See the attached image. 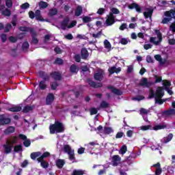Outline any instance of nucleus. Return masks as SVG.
I'll list each match as a JSON object with an SVG mask.
<instances>
[{
	"instance_id": "e433bc0d",
	"label": "nucleus",
	"mask_w": 175,
	"mask_h": 175,
	"mask_svg": "<svg viewBox=\"0 0 175 175\" xmlns=\"http://www.w3.org/2000/svg\"><path fill=\"white\" fill-rule=\"evenodd\" d=\"M70 73H76L79 72V68H77V66L76 64H72L70 67Z\"/></svg>"
},
{
	"instance_id": "7c9ffc66",
	"label": "nucleus",
	"mask_w": 175,
	"mask_h": 175,
	"mask_svg": "<svg viewBox=\"0 0 175 175\" xmlns=\"http://www.w3.org/2000/svg\"><path fill=\"white\" fill-rule=\"evenodd\" d=\"M40 155H42V152H33L31 153L30 158L33 161H36V158H38V157H40Z\"/></svg>"
},
{
	"instance_id": "0e129e2a",
	"label": "nucleus",
	"mask_w": 175,
	"mask_h": 175,
	"mask_svg": "<svg viewBox=\"0 0 175 175\" xmlns=\"http://www.w3.org/2000/svg\"><path fill=\"white\" fill-rule=\"evenodd\" d=\"M8 40L12 43H16V42H17V38H16L14 36H10Z\"/></svg>"
},
{
	"instance_id": "4c0bfd02",
	"label": "nucleus",
	"mask_w": 175,
	"mask_h": 175,
	"mask_svg": "<svg viewBox=\"0 0 175 175\" xmlns=\"http://www.w3.org/2000/svg\"><path fill=\"white\" fill-rule=\"evenodd\" d=\"M104 133L105 135H110V133H113L114 131H113V129L111 127L105 126L104 127Z\"/></svg>"
},
{
	"instance_id": "69168bd1",
	"label": "nucleus",
	"mask_w": 175,
	"mask_h": 175,
	"mask_svg": "<svg viewBox=\"0 0 175 175\" xmlns=\"http://www.w3.org/2000/svg\"><path fill=\"white\" fill-rule=\"evenodd\" d=\"M148 129H151V125L142 126V131H148Z\"/></svg>"
},
{
	"instance_id": "b1692460",
	"label": "nucleus",
	"mask_w": 175,
	"mask_h": 175,
	"mask_svg": "<svg viewBox=\"0 0 175 175\" xmlns=\"http://www.w3.org/2000/svg\"><path fill=\"white\" fill-rule=\"evenodd\" d=\"M175 109H170L168 110H165L162 112V116H174Z\"/></svg>"
},
{
	"instance_id": "13d9d810",
	"label": "nucleus",
	"mask_w": 175,
	"mask_h": 175,
	"mask_svg": "<svg viewBox=\"0 0 175 175\" xmlns=\"http://www.w3.org/2000/svg\"><path fill=\"white\" fill-rule=\"evenodd\" d=\"M10 28H12V24L8 23L7 25L4 27V32L8 33L9 31H10Z\"/></svg>"
},
{
	"instance_id": "3c124183",
	"label": "nucleus",
	"mask_w": 175,
	"mask_h": 175,
	"mask_svg": "<svg viewBox=\"0 0 175 175\" xmlns=\"http://www.w3.org/2000/svg\"><path fill=\"white\" fill-rule=\"evenodd\" d=\"M104 45L105 49H111V44H110V42H109V40H105L104 41Z\"/></svg>"
},
{
	"instance_id": "9d476101",
	"label": "nucleus",
	"mask_w": 175,
	"mask_h": 175,
	"mask_svg": "<svg viewBox=\"0 0 175 175\" xmlns=\"http://www.w3.org/2000/svg\"><path fill=\"white\" fill-rule=\"evenodd\" d=\"M107 90H111V92L112 94H114L115 95H118V96H121L122 95V91H121L120 89H117L116 88H114V86L112 85H108L107 87Z\"/></svg>"
},
{
	"instance_id": "f03ea898",
	"label": "nucleus",
	"mask_w": 175,
	"mask_h": 175,
	"mask_svg": "<svg viewBox=\"0 0 175 175\" xmlns=\"http://www.w3.org/2000/svg\"><path fill=\"white\" fill-rule=\"evenodd\" d=\"M165 95V92H163V88L159 86L156 90V98L155 103H158V105H163L165 102H166V99L163 100V96Z\"/></svg>"
},
{
	"instance_id": "37998d69",
	"label": "nucleus",
	"mask_w": 175,
	"mask_h": 175,
	"mask_svg": "<svg viewBox=\"0 0 175 175\" xmlns=\"http://www.w3.org/2000/svg\"><path fill=\"white\" fill-rule=\"evenodd\" d=\"M20 151H23V146L21 144L16 145L14 147V152H20Z\"/></svg>"
},
{
	"instance_id": "412c9836",
	"label": "nucleus",
	"mask_w": 175,
	"mask_h": 175,
	"mask_svg": "<svg viewBox=\"0 0 175 175\" xmlns=\"http://www.w3.org/2000/svg\"><path fill=\"white\" fill-rule=\"evenodd\" d=\"M16 132V127L13 126H10L7 129H5L3 131L4 135H10L12 133H14Z\"/></svg>"
},
{
	"instance_id": "4d7b16f0",
	"label": "nucleus",
	"mask_w": 175,
	"mask_h": 175,
	"mask_svg": "<svg viewBox=\"0 0 175 175\" xmlns=\"http://www.w3.org/2000/svg\"><path fill=\"white\" fill-rule=\"evenodd\" d=\"M106 12V10L105 8H99L97 11V14H99V16H102L105 14V12Z\"/></svg>"
},
{
	"instance_id": "864d4df0",
	"label": "nucleus",
	"mask_w": 175,
	"mask_h": 175,
	"mask_svg": "<svg viewBox=\"0 0 175 175\" xmlns=\"http://www.w3.org/2000/svg\"><path fill=\"white\" fill-rule=\"evenodd\" d=\"M126 151H128V148L126 147V146H122V148H120V154H122V155H124V154H125Z\"/></svg>"
},
{
	"instance_id": "ddd939ff",
	"label": "nucleus",
	"mask_w": 175,
	"mask_h": 175,
	"mask_svg": "<svg viewBox=\"0 0 175 175\" xmlns=\"http://www.w3.org/2000/svg\"><path fill=\"white\" fill-rule=\"evenodd\" d=\"M55 97L53 93H49L46 97V105H50L54 102Z\"/></svg>"
},
{
	"instance_id": "c756f323",
	"label": "nucleus",
	"mask_w": 175,
	"mask_h": 175,
	"mask_svg": "<svg viewBox=\"0 0 175 175\" xmlns=\"http://www.w3.org/2000/svg\"><path fill=\"white\" fill-rule=\"evenodd\" d=\"M94 78L97 81H102L103 80V74L102 72H96L94 75Z\"/></svg>"
},
{
	"instance_id": "cd10ccee",
	"label": "nucleus",
	"mask_w": 175,
	"mask_h": 175,
	"mask_svg": "<svg viewBox=\"0 0 175 175\" xmlns=\"http://www.w3.org/2000/svg\"><path fill=\"white\" fill-rule=\"evenodd\" d=\"M82 14H83V7H81V5H78L75 10V15L77 17H79L81 16Z\"/></svg>"
},
{
	"instance_id": "aec40b11",
	"label": "nucleus",
	"mask_w": 175,
	"mask_h": 175,
	"mask_svg": "<svg viewBox=\"0 0 175 175\" xmlns=\"http://www.w3.org/2000/svg\"><path fill=\"white\" fill-rule=\"evenodd\" d=\"M35 109V105H26L23 107L22 111L24 113V114H27V113H29L31 111H33Z\"/></svg>"
},
{
	"instance_id": "6ab92c4d",
	"label": "nucleus",
	"mask_w": 175,
	"mask_h": 175,
	"mask_svg": "<svg viewBox=\"0 0 175 175\" xmlns=\"http://www.w3.org/2000/svg\"><path fill=\"white\" fill-rule=\"evenodd\" d=\"M31 43L33 44H38V43H39V40L38 39V38H36L37 34H36V31H35V30H31Z\"/></svg>"
},
{
	"instance_id": "2eb2a0df",
	"label": "nucleus",
	"mask_w": 175,
	"mask_h": 175,
	"mask_svg": "<svg viewBox=\"0 0 175 175\" xmlns=\"http://www.w3.org/2000/svg\"><path fill=\"white\" fill-rule=\"evenodd\" d=\"M18 137L14 135L11 137L6 142L9 143L11 146H14V144H17L18 143Z\"/></svg>"
},
{
	"instance_id": "e2e57ef3",
	"label": "nucleus",
	"mask_w": 175,
	"mask_h": 175,
	"mask_svg": "<svg viewBox=\"0 0 175 175\" xmlns=\"http://www.w3.org/2000/svg\"><path fill=\"white\" fill-rule=\"evenodd\" d=\"M29 8V3H25L21 5V9L27 10Z\"/></svg>"
},
{
	"instance_id": "a878e982",
	"label": "nucleus",
	"mask_w": 175,
	"mask_h": 175,
	"mask_svg": "<svg viewBox=\"0 0 175 175\" xmlns=\"http://www.w3.org/2000/svg\"><path fill=\"white\" fill-rule=\"evenodd\" d=\"M65 165V161L64 159H58L56 161V166L58 169H62Z\"/></svg>"
},
{
	"instance_id": "f8f14e48",
	"label": "nucleus",
	"mask_w": 175,
	"mask_h": 175,
	"mask_svg": "<svg viewBox=\"0 0 175 175\" xmlns=\"http://www.w3.org/2000/svg\"><path fill=\"white\" fill-rule=\"evenodd\" d=\"M88 83L89 85L93 88H102V87H103V84H102V83H96L90 79H88Z\"/></svg>"
},
{
	"instance_id": "1a4fd4ad",
	"label": "nucleus",
	"mask_w": 175,
	"mask_h": 175,
	"mask_svg": "<svg viewBox=\"0 0 175 175\" xmlns=\"http://www.w3.org/2000/svg\"><path fill=\"white\" fill-rule=\"evenodd\" d=\"M18 137L19 139H21V140H24L23 146H25V147H29V146H31V140L29 139H27V136L25 135L19 134Z\"/></svg>"
},
{
	"instance_id": "393cba45",
	"label": "nucleus",
	"mask_w": 175,
	"mask_h": 175,
	"mask_svg": "<svg viewBox=\"0 0 175 175\" xmlns=\"http://www.w3.org/2000/svg\"><path fill=\"white\" fill-rule=\"evenodd\" d=\"M147 10V12H144V16L145 18L152 17V13H154V10L148 8Z\"/></svg>"
},
{
	"instance_id": "c03bdc74",
	"label": "nucleus",
	"mask_w": 175,
	"mask_h": 175,
	"mask_svg": "<svg viewBox=\"0 0 175 175\" xmlns=\"http://www.w3.org/2000/svg\"><path fill=\"white\" fill-rule=\"evenodd\" d=\"M173 139V133H170L166 137H164V143H169Z\"/></svg>"
},
{
	"instance_id": "dca6fc26",
	"label": "nucleus",
	"mask_w": 175,
	"mask_h": 175,
	"mask_svg": "<svg viewBox=\"0 0 175 175\" xmlns=\"http://www.w3.org/2000/svg\"><path fill=\"white\" fill-rule=\"evenodd\" d=\"M121 162V157L118 154L113 155L112 157L113 166H118V163Z\"/></svg>"
},
{
	"instance_id": "c85d7f7f",
	"label": "nucleus",
	"mask_w": 175,
	"mask_h": 175,
	"mask_svg": "<svg viewBox=\"0 0 175 175\" xmlns=\"http://www.w3.org/2000/svg\"><path fill=\"white\" fill-rule=\"evenodd\" d=\"M35 18L38 21H44V18H42V15L40 14V10H37L35 12Z\"/></svg>"
},
{
	"instance_id": "6e6552de",
	"label": "nucleus",
	"mask_w": 175,
	"mask_h": 175,
	"mask_svg": "<svg viewBox=\"0 0 175 175\" xmlns=\"http://www.w3.org/2000/svg\"><path fill=\"white\" fill-rule=\"evenodd\" d=\"M116 23V16L114 15H107V19L105 21V24L107 27H111Z\"/></svg>"
},
{
	"instance_id": "9b49d317",
	"label": "nucleus",
	"mask_w": 175,
	"mask_h": 175,
	"mask_svg": "<svg viewBox=\"0 0 175 175\" xmlns=\"http://www.w3.org/2000/svg\"><path fill=\"white\" fill-rule=\"evenodd\" d=\"M50 76L52 79H54L55 81H61L62 80V75L57 71L51 72Z\"/></svg>"
},
{
	"instance_id": "58836bf2",
	"label": "nucleus",
	"mask_w": 175,
	"mask_h": 175,
	"mask_svg": "<svg viewBox=\"0 0 175 175\" xmlns=\"http://www.w3.org/2000/svg\"><path fill=\"white\" fill-rule=\"evenodd\" d=\"M38 6L40 7V9H46V8L49 7V3H47V2L41 1L38 3Z\"/></svg>"
},
{
	"instance_id": "0eeeda50",
	"label": "nucleus",
	"mask_w": 175,
	"mask_h": 175,
	"mask_svg": "<svg viewBox=\"0 0 175 175\" xmlns=\"http://www.w3.org/2000/svg\"><path fill=\"white\" fill-rule=\"evenodd\" d=\"M12 122V119L8 116H6L5 114H1L0 116V125H9Z\"/></svg>"
},
{
	"instance_id": "4468645a",
	"label": "nucleus",
	"mask_w": 175,
	"mask_h": 175,
	"mask_svg": "<svg viewBox=\"0 0 175 175\" xmlns=\"http://www.w3.org/2000/svg\"><path fill=\"white\" fill-rule=\"evenodd\" d=\"M3 148H4L5 154H10L12 150H13V146L10 144L9 142H6L5 144H3Z\"/></svg>"
},
{
	"instance_id": "774afa93",
	"label": "nucleus",
	"mask_w": 175,
	"mask_h": 175,
	"mask_svg": "<svg viewBox=\"0 0 175 175\" xmlns=\"http://www.w3.org/2000/svg\"><path fill=\"white\" fill-rule=\"evenodd\" d=\"M170 29L172 32H175V22L172 23L170 25Z\"/></svg>"
},
{
	"instance_id": "c9c22d12",
	"label": "nucleus",
	"mask_w": 175,
	"mask_h": 175,
	"mask_svg": "<svg viewBox=\"0 0 175 175\" xmlns=\"http://www.w3.org/2000/svg\"><path fill=\"white\" fill-rule=\"evenodd\" d=\"M167 128L166 124H157L153 127L154 131H159L161 129H165Z\"/></svg>"
},
{
	"instance_id": "09e8293b",
	"label": "nucleus",
	"mask_w": 175,
	"mask_h": 175,
	"mask_svg": "<svg viewBox=\"0 0 175 175\" xmlns=\"http://www.w3.org/2000/svg\"><path fill=\"white\" fill-rule=\"evenodd\" d=\"M82 21L83 23H84V24H87L88 23H91V21H92V19L90 16H83L82 18Z\"/></svg>"
},
{
	"instance_id": "39448f33",
	"label": "nucleus",
	"mask_w": 175,
	"mask_h": 175,
	"mask_svg": "<svg viewBox=\"0 0 175 175\" xmlns=\"http://www.w3.org/2000/svg\"><path fill=\"white\" fill-rule=\"evenodd\" d=\"M155 33H156V35H157L159 40L156 41L155 40L156 38L150 37V42L153 43V44H155V46H159V43H161V42H162V39H163L162 33H161V31H159V30H155Z\"/></svg>"
},
{
	"instance_id": "a19ab883",
	"label": "nucleus",
	"mask_w": 175,
	"mask_h": 175,
	"mask_svg": "<svg viewBox=\"0 0 175 175\" xmlns=\"http://www.w3.org/2000/svg\"><path fill=\"white\" fill-rule=\"evenodd\" d=\"M71 175H84V170H74Z\"/></svg>"
},
{
	"instance_id": "473e14b6",
	"label": "nucleus",
	"mask_w": 175,
	"mask_h": 175,
	"mask_svg": "<svg viewBox=\"0 0 175 175\" xmlns=\"http://www.w3.org/2000/svg\"><path fill=\"white\" fill-rule=\"evenodd\" d=\"M48 14L50 17L56 16V14H58V10H57V8H51L49 10Z\"/></svg>"
},
{
	"instance_id": "2f4dec72",
	"label": "nucleus",
	"mask_w": 175,
	"mask_h": 175,
	"mask_svg": "<svg viewBox=\"0 0 175 175\" xmlns=\"http://www.w3.org/2000/svg\"><path fill=\"white\" fill-rule=\"evenodd\" d=\"M156 99L157 98V92L152 89H150L149 90V96H148V99Z\"/></svg>"
},
{
	"instance_id": "ea45409f",
	"label": "nucleus",
	"mask_w": 175,
	"mask_h": 175,
	"mask_svg": "<svg viewBox=\"0 0 175 175\" xmlns=\"http://www.w3.org/2000/svg\"><path fill=\"white\" fill-rule=\"evenodd\" d=\"M110 16H114V14H120V10L116 8H112L111 12L109 14Z\"/></svg>"
},
{
	"instance_id": "5701e85b",
	"label": "nucleus",
	"mask_w": 175,
	"mask_h": 175,
	"mask_svg": "<svg viewBox=\"0 0 175 175\" xmlns=\"http://www.w3.org/2000/svg\"><path fill=\"white\" fill-rule=\"evenodd\" d=\"M153 167H157L156 171H155V174L156 175H161L162 173V168H161V163H157L156 164H154L152 165Z\"/></svg>"
},
{
	"instance_id": "79ce46f5",
	"label": "nucleus",
	"mask_w": 175,
	"mask_h": 175,
	"mask_svg": "<svg viewBox=\"0 0 175 175\" xmlns=\"http://www.w3.org/2000/svg\"><path fill=\"white\" fill-rule=\"evenodd\" d=\"M3 16H6L7 17H10L12 15V12L10 10L5 8L4 10L2 11Z\"/></svg>"
},
{
	"instance_id": "f704fd0d",
	"label": "nucleus",
	"mask_w": 175,
	"mask_h": 175,
	"mask_svg": "<svg viewBox=\"0 0 175 175\" xmlns=\"http://www.w3.org/2000/svg\"><path fill=\"white\" fill-rule=\"evenodd\" d=\"M19 31L22 32H29L31 33V31H34L33 28L27 27H19Z\"/></svg>"
},
{
	"instance_id": "680f3d73",
	"label": "nucleus",
	"mask_w": 175,
	"mask_h": 175,
	"mask_svg": "<svg viewBox=\"0 0 175 175\" xmlns=\"http://www.w3.org/2000/svg\"><path fill=\"white\" fill-rule=\"evenodd\" d=\"M146 62H148V64H154V59H152V57H151L150 55H148L146 57Z\"/></svg>"
},
{
	"instance_id": "bb28decb",
	"label": "nucleus",
	"mask_w": 175,
	"mask_h": 175,
	"mask_svg": "<svg viewBox=\"0 0 175 175\" xmlns=\"http://www.w3.org/2000/svg\"><path fill=\"white\" fill-rule=\"evenodd\" d=\"M23 108L21 106H14L8 109V111H12V113H17L21 111Z\"/></svg>"
},
{
	"instance_id": "5fc2aeb1",
	"label": "nucleus",
	"mask_w": 175,
	"mask_h": 175,
	"mask_svg": "<svg viewBox=\"0 0 175 175\" xmlns=\"http://www.w3.org/2000/svg\"><path fill=\"white\" fill-rule=\"evenodd\" d=\"M40 165H41V167H43V169H47V167H49V162H47L46 161H42L40 163Z\"/></svg>"
},
{
	"instance_id": "338daca9",
	"label": "nucleus",
	"mask_w": 175,
	"mask_h": 175,
	"mask_svg": "<svg viewBox=\"0 0 175 175\" xmlns=\"http://www.w3.org/2000/svg\"><path fill=\"white\" fill-rule=\"evenodd\" d=\"M65 39H67V40H73V35L72 33H68L66 36H64Z\"/></svg>"
},
{
	"instance_id": "7ed1b4c3",
	"label": "nucleus",
	"mask_w": 175,
	"mask_h": 175,
	"mask_svg": "<svg viewBox=\"0 0 175 175\" xmlns=\"http://www.w3.org/2000/svg\"><path fill=\"white\" fill-rule=\"evenodd\" d=\"M63 151L66 154H68L70 161H73L76 159V157H75V150H72V147H70V145H68V144L64 145Z\"/></svg>"
},
{
	"instance_id": "052dcab7",
	"label": "nucleus",
	"mask_w": 175,
	"mask_h": 175,
	"mask_svg": "<svg viewBox=\"0 0 175 175\" xmlns=\"http://www.w3.org/2000/svg\"><path fill=\"white\" fill-rule=\"evenodd\" d=\"M170 21H172V18H164L161 21V24H167Z\"/></svg>"
},
{
	"instance_id": "49530a36",
	"label": "nucleus",
	"mask_w": 175,
	"mask_h": 175,
	"mask_svg": "<svg viewBox=\"0 0 175 175\" xmlns=\"http://www.w3.org/2000/svg\"><path fill=\"white\" fill-rule=\"evenodd\" d=\"M101 109H107L109 107V103L105 100H103L100 104Z\"/></svg>"
},
{
	"instance_id": "a211bd4d",
	"label": "nucleus",
	"mask_w": 175,
	"mask_h": 175,
	"mask_svg": "<svg viewBox=\"0 0 175 175\" xmlns=\"http://www.w3.org/2000/svg\"><path fill=\"white\" fill-rule=\"evenodd\" d=\"M40 77H42L43 79V81H49L50 80V75L47 73H46L44 71H39L38 72Z\"/></svg>"
},
{
	"instance_id": "20e7f679",
	"label": "nucleus",
	"mask_w": 175,
	"mask_h": 175,
	"mask_svg": "<svg viewBox=\"0 0 175 175\" xmlns=\"http://www.w3.org/2000/svg\"><path fill=\"white\" fill-rule=\"evenodd\" d=\"M70 19L69 18H66L61 23L62 29L63 31H65L66 29V27L70 29V28H73V27H76V24H77V22L76 21H72L70 25L68 26V24H69Z\"/></svg>"
},
{
	"instance_id": "f3484780",
	"label": "nucleus",
	"mask_w": 175,
	"mask_h": 175,
	"mask_svg": "<svg viewBox=\"0 0 175 175\" xmlns=\"http://www.w3.org/2000/svg\"><path fill=\"white\" fill-rule=\"evenodd\" d=\"M129 9H135L137 13H142V7H140V5L136 3H132L131 5H129Z\"/></svg>"
},
{
	"instance_id": "4be33fe9",
	"label": "nucleus",
	"mask_w": 175,
	"mask_h": 175,
	"mask_svg": "<svg viewBox=\"0 0 175 175\" xmlns=\"http://www.w3.org/2000/svg\"><path fill=\"white\" fill-rule=\"evenodd\" d=\"M81 55L82 59H87L88 58L90 53H88V51L85 48H82L81 51Z\"/></svg>"
},
{
	"instance_id": "f257e3e1",
	"label": "nucleus",
	"mask_w": 175,
	"mask_h": 175,
	"mask_svg": "<svg viewBox=\"0 0 175 175\" xmlns=\"http://www.w3.org/2000/svg\"><path fill=\"white\" fill-rule=\"evenodd\" d=\"M49 132L51 135L64 133L65 132V126L63 122L55 121L54 124L49 126Z\"/></svg>"
},
{
	"instance_id": "423d86ee",
	"label": "nucleus",
	"mask_w": 175,
	"mask_h": 175,
	"mask_svg": "<svg viewBox=\"0 0 175 175\" xmlns=\"http://www.w3.org/2000/svg\"><path fill=\"white\" fill-rule=\"evenodd\" d=\"M138 85H139V87H146V88H150V87L154 85V82L148 81L147 78H142L140 80Z\"/></svg>"
},
{
	"instance_id": "de8ad7c7",
	"label": "nucleus",
	"mask_w": 175,
	"mask_h": 175,
	"mask_svg": "<svg viewBox=\"0 0 175 175\" xmlns=\"http://www.w3.org/2000/svg\"><path fill=\"white\" fill-rule=\"evenodd\" d=\"M55 65H64V59L57 57L54 62Z\"/></svg>"
},
{
	"instance_id": "603ef678",
	"label": "nucleus",
	"mask_w": 175,
	"mask_h": 175,
	"mask_svg": "<svg viewBox=\"0 0 175 175\" xmlns=\"http://www.w3.org/2000/svg\"><path fill=\"white\" fill-rule=\"evenodd\" d=\"M145 97L144 96H137L136 97L133 98V100H138V102H140V100H144Z\"/></svg>"
},
{
	"instance_id": "a18cd8bd",
	"label": "nucleus",
	"mask_w": 175,
	"mask_h": 175,
	"mask_svg": "<svg viewBox=\"0 0 175 175\" xmlns=\"http://www.w3.org/2000/svg\"><path fill=\"white\" fill-rule=\"evenodd\" d=\"M59 87V84H58V82H57V81H53L51 84V88L53 90H57V88Z\"/></svg>"
},
{
	"instance_id": "72a5a7b5",
	"label": "nucleus",
	"mask_w": 175,
	"mask_h": 175,
	"mask_svg": "<svg viewBox=\"0 0 175 175\" xmlns=\"http://www.w3.org/2000/svg\"><path fill=\"white\" fill-rule=\"evenodd\" d=\"M38 87L40 90H41L42 91H44V90L47 88V85L46 84V81H40Z\"/></svg>"
},
{
	"instance_id": "6e6d98bb",
	"label": "nucleus",
	"mask_w": 175,
	"mask_h": 175,
	"mask_svg": "<svg viewBox=\"0 0 175 175\" xmlns=\"http://www.w3.org/2000/svg\"><path fill=\"white\" fill-rule=\"evenodd\" d=\"M90 116H94L95 114H98V109L95 107H92L90 109Z\"/></svg>"
},
{
	"instance_id": "bf43d9fd",
	"label": "nucleus",
	"mask_w": 175,
	"mask_h": 175,
	"mask_svg": "<svg viewBox=\"0 0 175 175\" xmlns=\"http://www.w3.org/2000/svg\"><path fill=\"white\" fill-rule=\"evenodd\" d=\"M29 44L28 43V42H25L23 43L22 44L23 50H27V49H29Z\"/></svg>"
},
{
	"instance_id": "8fccbe9b",
	"label": "nucleus",
	"mask_w": 175,
	"mask_h": 175,
	"mask_svg": "<svg viewBox=\"0 0 175 175\" xmlns=\"http://www.w3.org/2000/svg\"><path fill=\"white\" fill-rule=\"evenodd\" d=\"M5 6H7L8 9L13 8V1L12 0H5Z\"/></svg>"
}]
</instances>
